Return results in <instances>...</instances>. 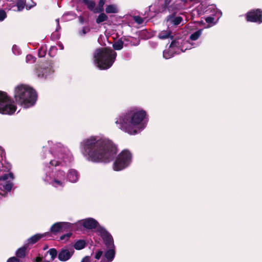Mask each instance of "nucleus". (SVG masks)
<instances>
[{"label":"nucleus","mask_w":262,"mask_h":262,"mask_svg":"<svg viewBox=\"0 0 262 262\" xmlns=\"http://www.w3.org/2000/svg\"><path fill=\"white\" fill-rule=\"evenodd\" d=\"M68 178L72 182H76L78 179V174L76 170L71 169L68 174Z\"/></svg>","instance_id":"nucleus-19"},{"label":"nucleus","mask_w":262,"mask_h":262,"mask_svg":"<svg viewBox=\"0 0 262 262\" xmlns=\"http://www.w3.org/2000/svg\"><path fill=\"white\" fill-rule=\"evenodd\" d=\"M182 2H185V0H181Z\"/></svg>","instance_id":"nucleus-49"},{"label":"nucleus","mask_w":262,"mask_h":262,"mask_svg":"<svg viewBox=\"0 0 262 262\" xmlns=\"http://www.w3.org/2000/svg\"><path fill=\"white\" fill-rule=\"evenodd\" d=\"M174 13L169 15L166 17V21L170 22L171 24L177 26L179 25L183 20L181 16H174Z\"/></svg>","instance_id":"nucleus-13"},{"label":"nucleus","mask_w":262,"mask_h":262,"mask_svg":"<svg viewBox=\"0 0 262 262\" xmlns=\"http://www.w3.org/2000/svg\"><path fill=\"white\" fill-rule=\"evenodd\" d=\"M90 28L89 27H83L81 32L80 33L82 35H85L86 33L90 31Z\"/></svg>","instance_id":"nucleus-40"},{"label":"nucleus","mask_w":262,"mask_h":262,"mask_svg":"<svg viewBox=\"0 0 262 262\" xmlns=\"http://www.w3.org/2000/svg\"><path fill=\"white\" fill-rule=\"evenodd\" d=\"M133 19L136 23H137L139 25L142 24L144 21L143 18L140 17V16H134Z\"/></svg>","instance_id":"nucleus-37"},{"label":"nucleus","mask_w":262,"mask_h":262,"mask_svg":"<svg viewBox=\"0 0 262 262\" xmlns=\"http://www.w3.org/2000/svg\"><path fill=\"white\" fill-rule=\"evenodd\" d=\"M7 93L0 91V113L5 115L13 114L16 110V106Z\"/></svg>","instance_id":"nucleus-5"},{"label":"nucleus","mask_w":262,"mask_h":262,"mask_svg":"<svg viewBox=\"0 0 262 262\" xmlns=\"http://www.w3.org/2000/svg\"><path fill=\"white\" fill-rule=\"evenodd\" d=\"M47 49L46 47H41L38 51V55L39 57H43L46 54Z\"/></svg>","instance_id":"nucleus-31"},{"label":"nucleus","mask_w":262,"mask_h":262,"mask_svg":"<svg viewBox=\"0 0 262 262\" xmlns=\"http://www.w3.org/2000/svg\"><path fill=\"white\" fill-rule=\"evenodd\" d=\"M53 63L50 61L42 63L41 65L38 66L35 69V73L37 77L39 78H46L49 74L54 72L53 70Z\"/></svg>","instance_id":"nucleus-7"},{"label":"nucleus","mask_w":262,"mask_h":262,"mask_svg":"<svg viewBox=\"0 0 262 262\" xmlns=\"http://www.w3.org/2000/svg\"><path fill=\"white\" fill-rule=\"evenodd\" d=\"M103 254V251L101 250H99L95 254V258L97 259H100L101 256Z\"/></svg>","instance_id":"nucleus-41"},{"label":"nucleus","mask_w":262,"mask_h":262,"mask_svg":"<svg viewBox=\"0 0 262 262\" xmlns=\"http://www.w3.org/2000/svg\"><path fill=\"white\" fill-rule=\"evenodd\" d=\"M7 17V14L3 9H0V21L4 20Z\"/></svg>","instance_id":"nucleus-38"},{"label":"nucleus","mask_w":262,"mask_h":262,"mask_svg":"<svg viewBox=\"0 0 262 262\" xmlns=\"http://www.w3.org/2000/svg\"><path fill=\"white\" fill-rule=\"evenodd\" d=\"M146 116L145 111L134 108L120 115L115 123L119 129L130 135H135L138 133L137 126L141 123Z\"/></svg>","instance_id":"nucleus-2"},{"label":"nucleus","mask_w":262,"mask_h":262,"mask_svg":"<svg viewBox=\"0 0 262 262\" xmlns=\"http://www.w3.org/2000/svg\"><path fill=\"white\" fill-rule=\"evenodd\" d=\"M190 2H194V3L196 4L200 2V0H189Z\"/></svg>","instance_id":"nucleus-47"},{"label":"nucleus","mask_w":262,"mask_h":262,"mask_svg":"<svg viewBox=\"0 0 262 262\" xmlns=\"http://www.w3.org/2000/svg\"><path fill=\"white\" fill-rule=\"evenodd\" d=\"M59 36L58 34H55V33H53L52 34L51 36V38H52V39L53 40H55V39H57L59 38Z\"/></svg>","instance_id":"nucleus-45"},{"label":"nucleus","mask_w":262,"mask_h":262,"mask_svg":"<svg viewBox=\"0 0 262 262\" xmlns=\"http://www.w3.org/2000/svg\"><path fill=\"white\" fill-rule=\"evenodd\" d=\"M13 186V183L10 181H7L4 184L1 185V189L5 192L4 194L2 195L6 196L7 194V192H10Z\"/></svg>","instance_id":"nucleus-16"},{"label":"nucleus","mask_w":262,"mask_h":262,"mask_svg":"<svg viewBox=\"0 0 262 262\" xmlns=\"http://www.w3.org/2000/svg\"><path fill=\"white\" fill-rule=\"evenodd\" d=\"M214 20V18L213 17H211V16H208L205 18L206 22L207 23H209V24L212 23Z\"/></svg>","instance_id":"nucleus-42"},{"label":"nucleus","mask_w":262,"mask_h":262,"mask_svg":"<svg viewBox=\"0 0 262 262\" xmlns=\"http://www.w3.org/2000/svg\"><path fill=\"white\" fill-rule=\"evenodd\" d=\"M50 235L51 233L49 232H47L43 234L37 233L28 239V244H34L40 239Z\"/></svg>","instance_id":"nucleus-12"},{"label":"nucleus","mask_w":262,"mask_h":262,"mask_svg":"<svg viewBox=\"0 0 262 262\" xmlns=\"http://www.w3.org/2000/svg\"><path fill=\"white\" fill-rule=\"evenodd\" d=\"M100 14L98 15L97 18L96 19V23L97 24H100V23L104 22L107 20L108 19L107 15L103 13L99 12Z\"/></svg>","instance_id":"nucleus-21"},{"label":"nucleus","mask_w":262,"mask_h":262,"mask_svg":"<svg viewBox=\"0 0 262 262\" xmlns=\"http://www.w3.org/2000/svg\"><path fill=\"white\" fill-rule=\"evenodd\" d=\"M74 252L73 249L70 251L67 249H61L58 253V258L61 261H67L72 256Z\"/></svg>","instance_id":"nucleus-11"},{"label":"nucleus","mask_w":262,"mask_h":262,"mask_svg":"<svg viewBox=\"0 0 262 262\" xmlns=\"http://www.w3.org/2000/svg\"><path fill=\"white\" fill-rule=\"evenodd\" d=\"M108 248L104 253V257L106 259V262H111L113 260L115 256V247Z\"/></svg>","instance_id":"nucleus-15"},{"label":"nucleus","mask_w":262,"mask_h":262,"mask_svg":"<svg viewBox=\"0 0 262 262\" xmlns=\"http://www.w3.org/2000/svg\"><path fill=\"white\" fill-rule=\"evenodd\" d=\"M52 185L53 186L55 187H58V186H63V183L60 181V180H58L57 179H54L53 182L52 183Z\"/></svg>","instance_id":"nucleus-34"},{"label":"nucleus","mask_w":262,"mask_h":262,"mask_svg":"<svg viewBox=\"0 0 262 262\" xmlns=\"http://www.w3.org/2000/svg\"><path fill=\"white\" fill-rule=\"evenodd\" d=\"M61 224V222H57L52 225L50 228V232H49L51 234L52 233L56 234L57 233L62 232ZM50 236H51V235Z\"/></svg>","instance_id":"nucleus-17"},{"label":"nucleus","mask_w":262,"mask_h":262,"mask_svg":"<svg viewBox=\"0 0 262 262\" xmlns=\"http://www.w3.org/2000/svg\"><path fill=\"white\" fill-rule=\"evenodd\" d=\"M37 97L36 91L29 86L22 84L15 88V100L17 103L25 107L33 106L35 103Z\"/></svg>","instance_id":"nucleus-4"},{"label":"nucleus","mask_w":262,"mask_h":262,"mask_svg":"<svg viewBox=\"0 0 262 262\" xmlns=\"http://www.w3.org/2000/svg\"><path fill=\"white\" fill-rule=\"evenodd\" d=\"M42 260V258L38 256L36 257L35 258V262H41Z\"/></svg>","instance_id":"nucleus-46"},{"label":"nucleus","mask_w":262,"mask_h":262,"mask_svg":"<svg viewBox=\"0 0 262 262\" xmlns=\"http://www.w3.org/2000/svg\"><path fill=\"white\" fill-rule=\"evenodd\" d=\"M117 53L110 48H99L94 54V61L98 68L101 70L110 68L114 63Z\"/></svg>","instance_id":"nucleus-3"},{"label":"nucleus","mask_w":262,"mask_h":262,"mask_svg":"<svg viewBox=\"0 0 262 262\" xmlns=\"http://www.w3.org/2000/svg\"><path fill=\"white\" fill-rule=\"evenodd\" d=\"M123 42L121 39H119L113 45V48L115 50H120L123 48Z\"/></svg>","instance_id":"nucleus-24"},{"label":"nucleus","mask_w":262,"mask_h":262,"mask_svg":"<svg viewBox=\"0 0 262 262\" xmlns=\"http://www.w3.org/2000/svg\"><path fill=\"white\" fill-rule=\"evenodd\" d=\"M48 253L51 255V260H53L57 255V251L55 248H51L48 251Z\"/></svg>","instance_id":"nucleus-30"},{"label":"nucleus","mask_w":262,"mask_h":262,"mask_svg":"<svg viewBox=\"0 0 262 262\" xmlns=\"http://www.w3.org/2000/svg\"><path fill=\"white\" fill-rule=\"evenodd\" d=\"M97 232L102 238L107 248H114L113 236L103 227H99L97 229Z\"/></svg>","instance_id":"nucleus-8"},{"label":"nucleus","mask_w":262,"mask_h":262,"mask_svg":"<svg viewBox=\"0 0 262 262\" xmlns=\"http://www.w3.org/2000/svg\"><path fill=\"white\" fill-rule=\"evenodd\" d=\"M82 225L83 227L87 229L92 230L96 229L97 231L99 227H102L101 226L99 225V223L95 219L91 217L83 220L82 221Z\"/></svg>","instance_id":"nucleus-10"},{"label":"nucleus","mask_w":262,"mask_h":262,"mask_svg":"<svg viewBox=\"0 0 262 262\" xmlns=\"http://www.w3.org/2000/svg\"><path fill=\"white\" fill-rule=\"evenodd\" d=\"M180 43L178 40H173L169 46V48H179Z\"/></svg>","instance_id":"nucleus-35"},{"label":"nucleus","mask_w":262,"mask_h":262,"mask_svg":"<svg viewBox=\"0 0 262 262\" xmlns=\"http://www.w3.org/2000/svg\"><path fill=\"white\" fill-rule=\"evenodd\" d=\"M86 246V242L84 240H78L74 244V247L75 249L79 250L83 249Z\"/></svg>","instance_id":"nucleus-20"},{"label":"nucleus","mask_w":262,"mask_h":262,"mask_svg":"<svg viewBox=\"0 0 262 262\" xmlns=\"http://www.w3.org/2000/svg\"><path fill=\"white\" fill-rule=\"evenodd\" d=\"M9 178H10L11 180H13L14 179V176L12 172H10L9 173H6V174H4V175L0 177V180L7 181V180Z\"/></svg>","instance_id":"nucleus-27"},{"label":"nucleus","mask_w":262,"mask_h":262,"mask_svg":"<svg viewBox=\"0 0 262 262\" xmlns=\"http://www.w3.org/2000/svg\"><path fill=\"white\" fill-rule=\"evenodd\" d=\"M7 262H19V260L16 257H12L8 259Z\"/></svg>","instance_id":"nucleus-43"},{"label":"nucleus","mask_w":262,"mask_h":262,"mask_svg":"<svg viewBox=\"0 0 262 262\" xmlns=\"http://www.w3.org/2000/svg\"><path fill=\"white\" fill-rule=\"evenodd\" d=\"M171 31L167 29V30L161 31L158 34V37L159 38L162 39H165L168 38L173 39V36L171 35Z\"/></svg>","instance_id":"nucleus-18"},{"label":"nucleus","mask_w":262,"mask_h":262,"mask_svg":"<svg viewBox=\"0 0 262 262\" xmlns=\"http://www.w3.org/2000/svg\"><path fill=\"white\" fill-rule=\"evenodd\" d=\"M202 34V30H199L191 34L189 36V39L191 40H197L199 37L201 36Z\"/></svg>","instance_id":"nucleus-25"},{"label":"nucleus","mask_w":262,"mask_h":262,"mask_svg":"<svg viewBox=\"0 0 262 262\" xmlns=\"http://www.w3.org/2000/svg\"><path fill=\"white\" fill-rule=\"evenodd\" d=\"M106 0H99L98 2V10L100 12H103L104 11V5L106 3Z\"/></svg>","instance_id":"nucleus-32"},{"label":"nucleus","mask_w":262,"mask_h":262,"mask_svg":"<svg viewBox=\"0 0 262 262\" xmlns=\"http://www.w3.org/2000/svg\"><path fill=\"white\" fill-rule=\"evenodd\" d=\"M35 57L31 54L27 55L26 57V61L27 62L33 63L35 62Z\"/></svg>","instance_id":"nucleus-36"},{"label":"nucleus","mask_w":262,"mask_h":262,"mask_svg":"<svg viewBox=\"0 0 262 262\" xmlns=\"http://www.w3.org/2000/svg\"><path fill=\"white\" fill-rule=\"evenodd\" d=\"M173 52L170 50H165L163 51V56L165 59H169L173 56Z\"/></svg>","instance_id":"nucleus-28"},{"label":"nucleus","mask_w":262,"mask_h":262,"mask_svg":"<svg viewBox=\"0 0 262 262\" xmlns=\"http://www.w3.org/2000/svg\"><path fill=\"white\" fill-rule=\"evenodd\" d=\"M61 223L62 232H72L76 227L75 224H72L69 222H61Z\"/></svg>","instance_id":"nucleus-14"},{"label":"nucleus","mask_w":262,"mask_h":262,"mask_svg":"<svg viewBox=\"0 0 262 262\" xmlns=\"http://www.w3.org/2000/svg\"><path fill=\"white\" fill-rule=\"evenodd\" d=\"M132 155L127 149L123 150L117 156L114 163V169L116 171L121 170L127 167L132 161Z\"/></svg>","instance_id":"nucleus-6"},{"label":"nucleus","mask_w":262,"mask_h":262,"mask_svg":"<svg viewBox=\"0 0 262 262\" xmlns=\"http://www.w3.org/2000/svg\"><path fill=\"white\" fill-rule=\"evenodd\" d=\"M170 3V0H165L164 3L161 5V12H164L168 8V6Z\"/></svg>","instance_id":"nucleus-29"},{"label":"nucleus","mask_w":262,"mask_h":262,"mask_svg":"<svg viewBox=\"0 0 262 262\" xmlns=\"http://www.w3.org/2000/svg\"><path fill=\"white\" fill-rule=\"evenodd\" d=\"M72 235V232H68L66 234H63L60 236V240L68 241Z\"/></svg>","instance_id":"nucleus-33"},{"label":"nucleus","mask_w":262,"mask_h":262,"mask_svg":"<svg viewBox=\"0 0 262 262\" xmlns=\"http://www.w3.org/2000/svg\"><path fill=\"white\" fill-rule=\"evenodd\" d=\"M105 11V12L107 14L117 13L118 12V10L117 9L116 6L114 5H109L106 6Z\"/></svg>","instance_id":"nucleus-23"},{"label":"nucleus","mask_w":262,"mask_h":262,"mask_svg":"<svg viewBox=\"0 0 262 262\" xmlns=\"http://www.w3.org/2000/svg\"><path fill=\"white\" fill-rule=\"evenodd\" d=\"M42 262H50V261H48V260H44V261H42Z\"/></svg>","instance_id":"nucleus-48"},{"label":"nucleus","mask_w":262,"mask_h":262,"mask_svg":"<svg viewBox=\"0 0 262 262\" xmlns=\"http://www.w3.org/2000/svg\"><path fill=\"white\" fill-rule=\"evenodd\" d=\"M26 5V2L25 0H17L16 6L17 10L19 11H22Z\"/></svg>","instance_id":"nucleus-26"},{"label":"nucleus","mask_w":262,"mask_h":262,"mask_svg":"<svg viewBox=\"0 0 262 262\" xmlns=\"http://www.w3.org/2000/svg\"><path fill=\"white\" fill-rule=\"evenodd\" d=\"M27 250V247L24 246L23 247L19 248L16 252V255L19 258H24L26 256Z\"/></svg>","instance_id":"nucleus-22"},{"label":"nucleus","mask_w":262,"mask_h":262,"mask_svg":"<svg viewBox=\"0 0 262 262\" xmlns=\"http://www.w3.org/2000/svg\"><path fill=\"white\" fill-rule=\"evenodd\" d=\"M246 19L249 22L262 23V10L258 8L250 10L246 14Z\"/></svg>","instance_id":"nucleus-9"},{"label":"nucleus","mask_w":262,"mask_h":262,"mask_svg":"<svg viewBox=\"0 0 262 262\" xmlns=\"http://www.w3.org/2000/svg\"><path fill=\"white\" fill-rule=\"evenodd\" d=\"M90 257L89 256H86L82 258L81 262H90Z\"/></svg>","instance_id":"nucleus-44"},{"label":"nucleus","mask_w":262,"mask_h":262,"mask_svg":"<svg viewBox=\"0 0 262 262\" xmlns=\"http://www.w3.org/2000/svg\"><path fill=\"white\" fill-rule=\"evenodd\" d=\"M50 164L52 166H57L60 165V164H61V162L59 161H56L55 160H52L50 161Z\"/></svg>","instance_id":"nucleus-39"},{"label":"nucleus","mask_w":262,"mask_h":262,"mask_svg":"<svg viewBox=\"0 0 262 262\" xmlns=\"http://www.w3.org/2000/svg\"><path fill=\"white\" fill-rule=\"evenodd\" d=\"M80 149L88 161L95 163H108L117 152V147L111 140L95 136L84 139L80 143Z\"/></svg>","instance_id":"nucleus-1"}]
</instances>
